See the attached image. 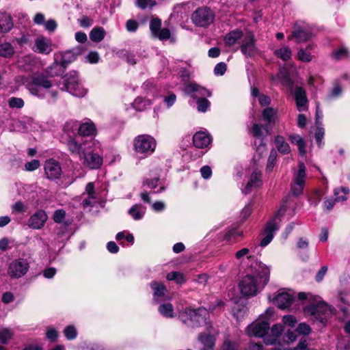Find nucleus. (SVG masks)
I'll return each instance as SVG.
<instances>
[{"instance_id": "nucleus-1", "label": "nucleus", "mask_w": 350, "mask_h": 350, "mask_svg": "<svg viewBox=\"0 0 350 350\" xmlns=\"http://www.w3.org/2000/svg\"><path fill=\"white\" fill-rule=\"evenodd\" d=\"M269 278V267L262 262H253L239 284L241 293L244 297L256 295L268 284Z\"/></svg>"}, {"instance_id": "nucleus-2", "label": "nucleus", "mask_w": 350, "mask_h": 350, "mask_svg": "<svg viewBox=\"0 0 350 350\" xmlns=\"http://www.w3.org/2000/svg\"><path fill=\"white\" fill-rule=\"evenodd\" d=\"M298 298L308 301V304L304 306L305 315L310 317L312 321L319 322L321 326H325L328 319L334 314L335 309L322 301L319 296L299 293Z\"/></svg>"}, {"instance_id": "nucleus-3", "label": "nucleus", "mask_w": 350, "mask_h": 350, "mask_svg": "<svg viewBox=\"0 0 350 350\" xmlns=\"http://www.w3.org/2000/svg\"><path fill=\"white\" fill-rule=\"evenodd\" d=\"M20 79L31 94L38 97L46 95H50L53 98L56 97V92L49 90L52 86L51 81L43 74L36 73L30 77H20Z\"/></svg>"}, {"instance_id": "nucleus-4", "label": "nucleus", "mask_w": 350, "mask_h": 350, "mask_svg": "<svg viewBox=\"0 0 350 350\" xmlns=\"http://www.w3.org/2000/svg\"><path fill=\"white\" fill-rule=\"evenodd\" d=\"M181 321L188 327L196 328L201 326H205L208 332L212 328L211 324L208 321L209 312L204 308H199L196 310L187 308L180 313Z\"/></svg>"}, {"instance_id": "nucleus-5", "label": "nucleus", "mask_w": 350, "mask_h": 350, "mask_svg": "<svg viewBox=\"0 0 350 350\" xmlns=\"http://www.w3.org/2000/svg\"><path fill=\"white\" fill-rule=\"evenodd\" d=\"M100 143L92 139L83 144L82 159L80 160L83 164L90 169H98L103 163V157L99 153Z\"/></svg>"}, {"instance_id": "nucleus-6", "label": "nucleus", "mask_w": 350, "mask_h": 350, "mask_svg": "<svg viewBox=\"0 0 350 350\" xmlns=\"http://www.w3.org/2000/svg\"><path fill=\"white\" fill-rule=\"evenodd\" d=\"M273 311L271 308H268L265 314L260 315L258 319L249 325L245 332L249 336H255L258 338L265 337L269 329V323L268 319L272 316Z\"/></svg>"}, {"instance_id": "nucleus-7", "label": "nucleus", "mask_w": 350, "mask_h": 350, "mask_svg": "<svg viewBox=\"0 0 350 350\" xmlns=\"http://www.w3.org/2000/svg\"><path fill=\"white\" fill-rule=\"evenodd\" d=\"M184 92L193 98H198V110L200 112H205L209 107V101L200 97L210 96L211 92L207 89L198 85L196 83L190 82L184 88Z\"/></svg>"}, {"instance_id": "nucleus-8", "label": "nucleus", "mask_w": 350, "mask_h": 350, "mask_svg": "<svg viewBox=\"0 0 350 350\" xmlns=\"http://www.w3.org/2000/svg\"><path fill=\"white\" fill-rule=\"evenodd\" d=\"M286 208V205L283 204L273 218L267 224L264 232L260 235V245L261 247L267 246L272 241L274 232L279 228L280 217L284 215Z\"/></svg>"}, {"instance_id": "nucleus-9", "label": "nucleus", "mask_w": 350, "mask_h": 350, "mask_svg": "<svg viewBox=\"0 0 350 350\" xmlns=\"http://www.w3.org/2000/svg\"><path fill=\"white\" fill-rule=\"evenodd\" d=\"M156 146L155 139L149 135H138L133 141L134 150L144 157L152 154L154 152Z\"/></svg>"}, {"instance_id": "nucleus-10", "label": "nucleus", "mask_w": 350, "mask_h": 350, "mask_svg": "<svg viewBox=\"0 0 350 350\" xmlns=\"http://www.w3.org/2000/svg\"><path fill=\"white\" fill-rule=\"evenodd\" d=\"M63 87L62 90H65L72 95L77 97H83L86 93L87 90L79 83L78 76L76 72H70L64 76L62 79Z\"/></svg>"}, {"instance_id": "nucleus-11", "label": "nucleus", "mask_w": 350, "mask_h": 350, "mask_svg": "<svg viewBox=\"0 0 350 350\" xmlns=\"http://www.w3.org/2000/svg\"><path fill=\"white\" fill-rule=\"evenodd\" d=\"M29 269V263L27 259L18 258L9 264L7 273L12 279H19L26 275Z\"/></svg>"}, {"instance_id": "nucleus-12", "label": "nucleus", "mask_w": 350, "mask_h": 350, "mask_svg": "<svg viewBox=\"0 0 350 350\" xmlns=\"http://www.w3.org/2000/svg\"><path fill=\"white\" fill-rule=\"evenodd\" d=\"M313 36L311 27L304 23H296L293 30L287 36L288 40L295 39L297 42H304L309 40Z\"/></svg>"}, {"instance_id": "nucleus-13", "label": "nucleus", "mask_w": 350, "mask_h": 350, "mask_svg": "<svg viewBox=\"0 0 350 350\" xmlns=\"http://www.w3.org/2000/svg\"><path fill=\"white\" fill-rule=\"evenodd\" d=\"M306 178V168L304 163L300 162L298 170L294 173L291 191L295 196L301 195L304 189Z\"/></svg>"}, {"instance_id": "nucleus-14", "label": "nucleus", "mask_w": 350, "mask_h": 350, "mask_svg": "<svg viewBox=\"0 0 350 350\" xmlns=\"http://www.w3.org/2000/svg\"><path fill=\"white\" fill-rule=\"evenodd\" d=\"M99 200L98 193L95 190L94 183L92 182L88 183L81 195V205L83 208L91 209L99 202Z\"/></svg>"}, {"instance_id": "nucleus-15", "label": "nucleus", "mask_w": 350, "mask_h": 350, "mask_svg": "<svg viewBox=\"0 0 350 350\" xmlns=\"http://www.w3.org/2000/svg\"><path fill=\"white\" fill-rule=\"evenodd\" d=\"M214 18L213 12L206 7L196 10L191 16L193 22L198 26L205 27L210 25Z\"/></svg>"}, {"instance_id": "nucleus-16", "label": "nucleus", "mask_w": 350, "mask_h": 350, "mask_svg": "<svg viewBox=\"0 0 350 350\" xmlns=\"http://www.w3.org/2000/svg\"><path fill=\"white\" fill-rule=\"evenodd\" d=\"M44 171V176L50 180L59 179L62 174L60 163L53 159H49L45 161Z\"/></svg>"}, {"instance_id": "nucleus-17", "label": "nucleus", "mask_w": 350, "mask_h": 350, "mask_svg": "<svg viewBox=\"0 0 350 350\" xmlns=\"http://www.w3.org/2000/svg\"><path fill=\"white\" fill-rule=\"evenodd\" d=\"M240 49L242 53L246 57H252L257 52L255 44L254 35L250 31L245 33L240 44Z\"/></svg>"}, {"instance_id": "nucleus-18", "label": "nucleus", "mask_w": 350, "mask_h": 350, "mask_svg": "<svg viewBox=\"0 0 350 350\" xmlns=\"http://www.w3.org/2000/svg\"><path fill=\"white\" fill-rule=\"evenodd\" d=\"M295 300L294 293L291 290L278 292L273 298L272 302L280 309L289 308Z\"/></svg>"}, {"instance_id": "nucleus-19", "label": "nucleus", "mask_w": 350, "mask_h": 350, "mask_svg": "<svg viewBox=\"0 0 350 350\" xmlns=\"http://www.w3.org/2000/svg\"><path fill=\"white\" fill-rule=\"evenodd\" d=\"M349 192V189L348 187H339L334 189V193L336 196L335 200L333 199H327L323 202V208L327 211H331L336 202H344L347 199V194Z\"/></svg>"}, {"instance_id": "nucleus-20", "label": "nucleus", "mask_w": 350, "mask_h": 350, "mask_svg": "<svg viewBox=\"0 0 350 350\" xmlns=\"http://www.w3.org/2000/svg\"><path fill=\"white\" fill-rule=\"evenodd\" d=\"M295 100L296 106L299 111H307L308 100L306 90L299 86H296L293 92Z\"/></svg>"}, {"instance_id": "nucleus-21", "label": "nucleus", "mask_w": 350, "mask_h": 350, "mask_svg": "<svg viewBox=\"0 0 350 350\" xmlns=\"http://www.w3.org/2000/svg\"><path fill=\"white\" fill-rule=\"evenodd\" d=\"M261 172L258 169L253 170L245 187L242 189L244 193H248L252 190L258 188L262 185Z\"/></svg>"}, {"instance_id": "nucleus-22", "label": "nucleus", "mask_w": 350, "mask_h": 350, "mask_svg": "<svg viewBox=\"0 0 350 350\" xmlns=\"http://www.w3.org/2000/svg\"><path fill=\"white\" fill-rule=\"evenodd\" d=\"M47 219L48 216L44 211H38L29 217L28 226L32 229H40L44 226Z\"/></svg>"}, {"instance_id": "nucleus-23", "label": "nucleus", "mask_w": 350, "mask_h": 350, "mask_svg": "<svg viewBox=\"0 0 350 350\" xmlns=\"http://www.w3.org/2000/svg\"><path fill=\"white\" fill-rule=\"evenodd\" d=\"M250 132L254 137L260 139L258 150L260 151V152L262 153L263 150L265 149V146L262 143V139L264 137L268 134V130L267 129L266 127L261 124H259L258 123H254Z\"/></svg>"}, {"instance_id": "nucleus-24", "label": "nucleus", "mask_w": 350, "mask_h": 350, "mask_svg": "<svg viewBox=\"0 0 350 350\" xmlns=\"http://www.w3.org/2000/svg\"><path fill=\"white\" fill-rule=\"evenodd\" d=\"M51 51V42L49 39L39 36L35 40V51L39 53L49 54Z\"/></svg>"}, {"instance_id": "nucleus-25", "label": "nucleus", "mask_w": 350, "mask_h": 350, "mask_svg": "<svg viewBox=\"0 0 350 350\" xmlns=\"http://www.w3.org/2000/svg\"><path fill=\"white\" fill-rule=\"evenodd\" d=\"M211 142V138L210 135L203 131L196 133L193 137V144L198 148H204L208 147Z\"/></svg>"}, {"instance_id": "nucleus-26", "label": "nucleus", "mask_w": 350, "mask_h": 350, "mask_svg": "<svg viewBox=\"0 0 350 350\" xmlns=\"http://www.w3.org/2000/svg\"><path fill=\"white\" fill-rule=\"evenodd\" d=\"M283 331L284 329L282 325L276 324L273 325L271 329L270 334L264 338L265 343L266 345L275 344Z\"/></svg>"}, {"instance_id": "nucleus-27", "label": "nucleus", "mask_w": 350, "mask_h": 350, "mask_svg": "<svg viewBox=\"0 0 350 350\" xmlns=\"http://www.w3.org/2000/svg\"><path fill=\"white\" fill-rule=\"evenodd\" d=\"M78 134L81 136H91L96 133L95 124L89 119L81 124H78Z\"/></svg>"}, {"instance_id": "nucleus-28", "label": "nucleus", "mask_w": 350, "mask_h": 350, "mask_svg": "<svg viewBox=\"0 0 350 350\" xmlns=\"http://www.w3.org/2000/svg\"><path fill=\"white\" fill-rule=\"evenodd\" d=\"M14 23L11 15L5 12H0V33H8L13 27Z\"/></svg>"}, {"instance_id": "nucleus-29", "label": "nucleus", "mask_w": 350, "mask_h": 350, "mask_svg": "<svg viewBox=\"0 0 350 350\" xmlns=\"http://www.w3.org/2000/svg\"><path fill=\"white\" fill-rule=\"evenodd\" d=\"M245 33L239 29L229 32L225 37V43L228 46H233L237 43L241 44Z\"/></svg>"}, {"instance_id": "nucleus-30", "label": "nucleus", "mask_w": 350, "mask_h": 350, "mask_svg": "<svg viewBox=\"0 0 350 350\" xmlns=\"http://www.w3.org/2000/svg\"><path fill=\"white\" fill-rule=\"evenodd\" d=\"M150 286L153 291L154 299L159 301L161 299H165L166 288L163 284L159 282L153 281L150 284Z\"/></svg>"}, {"instance_id": "nucleus-31", "label": "nucleus", "mask_w": 350, "mask_h": 350, "mask_svg": "<svg viewBox=\"0 0 350 350\" xmlns=\"http://www.w3.org/2000/svg\"><path fill=\"white\" fill-rule=\"evenodd\" d=\"M85 141L83 143H81L77 140L76 138L68 139L67 143V146L69 151L73 154L78 155L79 159H82L83 150V144L87 143Z\"/></svg>"}, {"instance_id": "nucleus-32", "label": "nucleus", "mask_w": 350, "mask_h": 350, "mask_svg": "<svg viewBox=\"0 0 350 350\" xmlns=\"http://www.w3.org/2000/svg\"><path fill=\"white\" fill-rule=\"evenodd\" d=\"M212 332L210 330L208 334H200L198 336L199 341L203 345V347L200 350H213L215 346V338L211 334Z\"/></svg>"}, {"instance_id": "nucleus-33", "label": "nucleus", "mask_w": 350, "mask_h": 350, "mask_svg": "<svg viewBox=\"0 0 350 350\" xmlns=\"http://www.w3.org/2000/svg\"><path fill=\"white\" fill-rule=\"evenodd\" d=\"M146 211V206L140 204H135L129 209L128 213L133 219L140 220L144 217Z\"/></svg>"}, {"instance_id": "nucleus-34", "label": "nucleus", "mask_w": 350, "mask_h": 350, "mask_svg": "<svg viewBox=\"0 0 350 350\" xmlns=\"http://www.w3.org/2000/svg\"><path fill=\"white\" fill-rule=\"evenodd\" d=\"M247 309L245 306L235 303L232 308V313L234 317L238 321H241L247 314Z\"/></svg>"}, {"instance_id": "nucleus-35", "label": "nucleus", "mask_w": 350, "mask_h": 350, "mask_svg": "<svg viewBox=\"0 0 350 350\" xmlns=\"http://www.w3.org/2000/svg\"><path fill=\"white\" fill-rule=\"evenodd\" d=\"M275 144L278 152L283 154H288L291 152L289 144L286 142L284 137L277 135L275 138Z\"/></svg>"}, {"instance_id": "nucleus-36", "label": "nucleus", "mask_w": 350, "mask_h": 350, "mask_svg": "<svg viewBox=\"0 0 350 350\" xmlns=\"http://www.w3.org/2000/svg\"><path fill=\"white\" fill-rule=\"evenodd\" d=\"M78 122H68L63 128V132L66 134L69 138L74 139L77 133H78Z\"/></svg>"}, {"instance_id": "nucleus-37", "label": "nucleus", "mask_w": 350, "mask_h": 350, "mask_svg": "<svg viewBox=\"0 0 350 350\" xmlns=\"http://www.w3.org/2000/svg\"><path fill=\"white\" fill-rule=\"evenodd\" d=\"M14 336V331L7 327H0V343L3 345H7L11 341Z\"/></svg>"}, {"instance_id": "nucleus-38", "label": "nucleus", "mask_w": 350, "mask_h": 350, "mask_svg": "<svg viewBox=\"0 0 350 350\" xmlns=\"http://www.w3.org/2000/svg\"><path fill=\"white\" fill-rule=\"evenodd\" d=\"M289 140L293 144H295L298 146V150L301 155L306 154V144L304 139L299 135L291 134L288 136Z\"/></svg>"}, {"instance_id": "nucleus-39", "label": "nucleus", "mask_w": 350, "mask_h": 350, "mask_svg": "<svg viewBox=\"0 0 350 350\" xmlns=\"http://www.w3.org/2000/svg\"><path fill=\"white\" fill-rule=\"evenodd\" d=\"M274 55L278 57L286 62L291 59L292 52L291 49L288 46L282 45L279 49L274 51Z\"/></svg>"}, {"instance_id": "nucleus-40", "label": "nucleus", "mask_w": 350, "mask_h": 350, "mask_svg": "<svg viewBox=\"0 0 350 350\" xmlns=\"http://www.w3.org/2000/svg\"><path fill=\"white\" fill-rule=\"evenodd\" d=\"M105 36V31L103 27L93 28L90 33V38L93 42H98L103 40Z\"/></svg>"}, {"instance_id": "nucleus-41", "label": "nucleus", "mask_w": 350, "mask_h": 350, "mask_svg": "<svg viewBox=\"0 0 350 350\" xmlns=\"http://www.w3.org/2000/svg\"><path fill=\"white\" fill-rule=\"evenodd\" d=\"M252 95L253 97L258 98V102L262 107L268 106L271 103L270 97L263 94H260L258 89L256 88L252 89Z\"/></svg>"}, {"instance_id": "nucleus-42", "label": "nucleus", "mask_w": 350, "mask_h": 350, "mask_svg": "<svg viewBox=\"0 0 350 350\" xmlns=\"http://www.w3.org/2000/svg\"><path fill=\"white\" fill-rule=\"evenodd\" d=\"M263 120L269 124L273 123L277 116V110L272 107H267L262 111Z\"/></svg>"}, {"instance_id": "nucleus-43", "label": "nucleus", "mask_w": 350, "mask_h": 350, "mask_svg": "<svg viewBox=\"0 0 350 350\" xmlns=\"http://www.w3.org/2000/svg\"><path fill=\"white\" fill-rule=\"evenodd\" d=\"M158 310L159 312L165 317L172 318L174 317L173 306L170 303L161 304Z\"/></svg>"}, {"instance_id": "nucleus-44", "label": "nucleus", "mask_w": 350, "mask_h": 350, "mask_svg": "<svg viewBox=\"0 0 350 350\" xmlns=\"http://www.w3.org/2000/svg\"><path fill=\"white\" fill-rule=\"evenodd\" d=\"M14 53V49L9 42L0 44V55L4 57H11Z\"/></svg>"}, {"instance_id": "nucleus-45", "label": "nucleus", "mask_w": 350, "mask_h": 350, "mask_svg": "<svg viewBox=\"0 0 350 350\" xmlns=\"http://www.w3.org/2000/svg\"><path fill=\"white\" fill-rule=\"evenodd\" d=\"M297 58L305 63H308L311 62L312 59V56L310 53V52L308 51L307 50H305L303 48H301L299 49L297 52Z\"/></svg>"}, {"instance_id": "nucleus-46", "label": "nucleus", "mask_w": 350, "mask_h": 350, "mask_svg": "<svg viewBox=\"0 0 350 350\" xmlns=\"http://www.w3.org/2000/svg\"><path fill=\"white\" fill-rule=\"evenodd\" d=\"M64 334L68 340H73L77 336V330L74 325H68L65 327Z\"/></svg>"}, {"instance_id": "nucleus-47", "label": "nucleus", "mask_w": 350, "mask_h": 350, "mask_svg": "<svg viewBox=\"0 0 350 350\" xmlns=\"http://www.w3.org/2000/svg\"><path fill=\"white\" fill-rule=\"evenodd\" d=\"M167 279L170 281L175 280L178 284H183L185 282L184 275L178 271L169 273L167 275Z\"/></svg>"}, {"instance_id": "nucleus-48", "label": "nucleus", "mask_w": 350, "mask_h": 350, "mask_svg": "<svg viewBox=\"0 0 350 350\" xmlns=\"http://www.w3.org/2000/svg\"><path fill=\"white\" fill-rule=\"evenodd\" d=\"M242 237H243L242 231L230 230L225 235V239L228 241H238L239 238Z\"/></svg>"}, {"instance_id": "nucleus-49", "label": "nucleus", "mask_w": 350, "mask_h": 350, "mask_svg": "<svg viewBox=\"0 0 350 350\" xmlns=\"http://www.w3.org/2000/svg\"><path fill=\"white\" fill-rule=\"evenodd\" d=\"M342 88L338 83H335L334 87L330 91L328 98L331 99L337 98L341 96Z\"/></svg>"}, {"instance_id": "nucleus-50", "label": "nucleus", "mask_w": 350, "mask_h": 350, "mask_svg": "<svg viewBox=\"0 0 350 350\" xmlns=\"http://www.w3.org/2000/svg\"><path fill=\"white\" fill-rule=\"evenodd\" d=\"M150 103L149 100H144L143 98L138 97L137 98L134 103V107L138 111H142L146 109V105H150Z\"/></svg>"}, {"instance_id": "nucleus-51", "label": "nucleus", "mask_w": 350, "mask_h": 350, "mask_svg": "<svg viewBox=\"0 0 350 350\" xmlns=\"http://www.w3.org/2000/svg\"><path fill=\"white\" fill-rule=\"evenodd\" d=\"M239 347L237 342L227 338L224 340L221 350H239Z\"/></svg>"}, {"instance_id": "nucleus-52", "label": "nucleus", "mask_w": 350, "mask_h": 350, "mask_svg": "<svg viewBox=\"0 0 350 350\" xmlns=\"http://www.w3.org/2000/svg\"><path fill=\"white\" fill-rule=\"evenodd\" d=\"M349 51L346 48L342 47L332 53V57L335 59H342L348 57Z\"/></svg>"}, {"instance_id": "nucleus-53", "label": "nucleus", "mask_w": 350, "mask_h": 350, "mask_svg": "<svg viewBox=\"0 0 350 350\" xmlns=\"http://www.w3.org/2000/svg\"><path fill=\"white\" fill-rule=\"evenodd\" d=\"M27 211V206L21 201H18L12 206V213H23Z\"/></svg>"}, {"instance_id": "nucleus-54", "label": "nucleus", "mask_w": 350, "mask_h": 350, "mask_svg": "<svg viewBox=\"0 0 350 350\" xmlns=\"http://www.w3.org/2000/svg\"><path fill=\"white\" fill-rule=\"evenodd\" d=\"M156 4L154 0H136V5L141 9L152 8Z\"/></svg>"}, {"instance_id": "nucleus-55", "label": "nucleus", "mask_w": 350, "mask_h": 350, "mask_svg": "<svg viewBox=\"0 0 350 350\" xmlns=\"http://www.w3.org/2000/svg\"><path fill=\"white\" fill-rule=\"evenodd\" d=\"M235 258L237 260L242 262L245 258H250V250L247 248H242L235 253Z\"/></svg>"}, {"instance_id": "nucleus-56", "label": "nucleus", "mask_w": 350, "mask_h": 350, "mask_svg": "<svg viewBox=\"0 0 350 350\" xmlns=\"http://www.w3.org/2000/svg\"><path fill=\"white\" fill-rule=\"evenodd\" d=\"M161 22L159 18H153L150 23V29L153 36H154L161 29Z\"/></svg>"}, {"instance_id": "nucleus-57", "label": "nucleus", "mask_w": 350, "mask_h": 350, "mask_svg": "<svg viewBox=\"0 0 350 350\" xmlns=\"http://www.w3.org/2000/svg\"><path fill=\"white\" fill-rule=\"evenodd\" d=\"M9 105L12 108H22L24 106V101L22 98L12 97L9 100Z\"/></svg>"}, {"instance_id": "nucleus-58", "label": "nucleus", "mask_w": 350, "mask_h": 350, "mask_svg": "<svg viewBox=\"0 0 350 350\" xmlns=\"http://www.w3.org/2000/svg\"><path fill=\"white\" fill-rule=\"evenodd\" d=\"M282 322L285 325L293 327L297 323V320L296 317L293 315H286L283 317Z\"/></svg>"}, {"instance_id": "nucleus-59", "label": "nucleus", "mask_w": 350, "mask_h": 350, "mask_svg": "<svg viewBox=\"0 0 350 350\" xmlns=\"http://www.w3.org/2000/svg\"><path fill=\"white\" fill-rule=\"evenodd\" d=\"M295 332L299 334L308 335L310 333L311 329L306 323H301L298 325Z\"/></svg>"}, {"instance_id": "nucleus-60", "label": "nucleus", "mask_w": 350, "mask_h": 350, "mask_svg": "<svg viewBox=\"0 0 350 350\" xmlns=\"http://www.w3.org/2000/svg\"><path fill=\"white\" fill-rule=\"evenodd\" d=\"M154 36L161 40H167L170 37V31L167 28H161Z\"/></svg>"}, {"instance_id": "nucleus-61", "label": "nucleus", "mask_w": 350, "mask_h": 350, "mask_svg": "<svg viewBox=\"0 0 350 350\" xmlns=\"http://www.w3.org/2000/svg\"><path fill=\"white\" fill-rule=\"evenodd\" d=\"M40 165V161L37 159H33L27 162L25 165V168L27 171L31 172L37 170Z\"/></svg>"}, {"instance_id": "nucleus-62", "label": "nucleus", "mask_w": 350, "mask_h": 350, "mask_svg": "<svg viewBox=\"0 0 350 350\" xmlns=\"http://www.w3.org/2000/svg\"><path fill=\"white\" fill-rule=\"evenodd\" d=\"M324 134V129L320 126V124L317 125V131L315 132V139L319 146H321Z\"/></svg>"}, {"instance_id": "nucleus-63", "label": "nucleus", "mask_w": 350, "mask_h": 350, "mask_svg": "<svg viewBox=\"0 0 350 350\" xmlns=\"http://www.w3.org/2000/svg\"><path fill=\"white\" fill-rule=\"evenodd\" d=\"M66 216V212L62 210H57L53 215V220L57 223H62Z\"/></svg>"}, {"instance_id": "nucleus-64", "label": "nucleus", "mask_w": 350, "mask_h": 350, "mask_svg": "<svg viewBox=\"0 0 350 350\" xmlns=\"http://www.w3.org/2000/svg\"><path fill=\"white\" fill-rule=\"evenodd\" d=\"M276 157H277L276 152L274 150H272L271 152H270V154H269V157L268 159V161H267V167L269 170H271L273 169L274 164L275 163Z\"/></svg>"}]
</instances>
